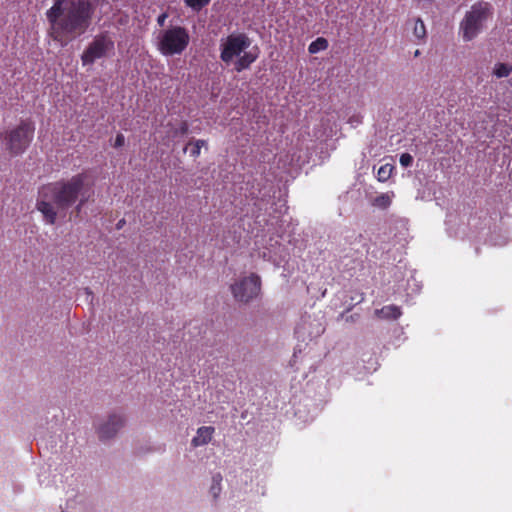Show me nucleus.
<instances>
[{
    "label": "nucleus",
    "mask_w": 512,
    "mask_h": 512,
    "mask_svg": "<svg viewBox=\"0 0 512 512\" xmlns=\"http://www.w3.org/2000/svg\"><path fill=\"white\" fill-rule=\"evenodd\" d=\"M372 204L381 209H386L391 204V198L388 194H380L374 198Z\"/></svg>",
    "instance_id": "nucleus-17"
},
{
    "label": "nucleus",
    "mask_w": 512,
    "mask_h": 512,
    "mask_svg": "<svg viewBox=\"0 0 512 512\" xmlns=\"http://www.w3.org/2000/svg\"><path fill=\"white\" fill-rule=\"evenodd\" d=\"M512 72V66L506 63H498L495 65L493 74L498 78H503L509 76Z\"/></svg>",
    "instance_id": "nucleus-15"
},
{
    "label": "nucleus",
    "mask_w": 512,
    "mask_h": 512,
    "mask_svg": "<svg viewBox=\"0 0 512 512\" xmlns=\"http://www.w3.org/2000/svg\"><path fill=\"white\" fill-rule=\"evenodd\" d=\"M190 43L187 28L180 25L170 26L157 37V49L163 56L182 54Z\"/></svg>",
    "instance_id": "nucleus-3"
},
{
    "label": "nucleus",
    "mask_w": 512,
    "mask_h": 512,
    "mask_svg": "<svg viewBox=\"0 0 512 512\" xmlns=\"http://www.w3.org/2000/svg\"><path fill=\"white\" fill-rule=\"evenodd\" d=\"M328 41L323 37H318L316 40L310 43L308 51L310 54H315L328 48Z\"/></svg>",
    "instance_id": "nucleus-13"
},
{
    "label": "nucleus",
    "mask_w": 512,
    "mask_h": 512,
    "mask_svg": "<svg viewBox=\"0 0 512 512\" xmlns=\"http://www.w3.org/2000/svg\"><path fill=\"white\" fill-rule=\"evenodd\" d=\"M124 223H125V220H124V219L120 220V221L117 223V225H116V226H117V229H121V228L123 227Z\"/></svg>",
    "instance_id": "nucleus-27"
},
{
    "label": "nucleus",
    "mask_w": 512,
    "mask_h": 512,
    "mask_svg": "<svg viewBox=\"0 0 512 512\" xmlns=\"http://www.w3.org/2000/svg\"><path fill=\"white\" fill-rule=\"evenodd\" d=\"M221 481H222V477L220 474H217L213 477V483L211 485L210 492L213 494L214 498H216L218 496V494L220 493Z\"/></svg>",
    "instance_id": "nucleus-19"
},
{
    "label": "nucleus",
    "mask_w": 512,
    "mask_h": 512,
    "mask_svg": "<svg viewBox=\"0 0 512 512\" xmlns=\"http://www.w3.org/2000/svg\"><path fill=\"white\" fill-rule=\"evenodd\" d=\"M258 58V53H253L252 51L243 52V55H240L234 64V69L237 72H241L243 70L248 69L252 63H254Z\"/></svg>",
    "instance_id": "nucleus-11"
},
{
    "label": "nucleus",
    "mask_w": 512,
    "mask_h": 512,
    "mask_svg": "<svg viewBox=\"0 0 512 512\" xmlns=\"http://www.w3.org/2000/svg\"><path fill=\"white\" fill-rule=\"evenodd\" d=\"M125 420L119 414H111L108 420L98 427V435L101 440H107L116 435L124 426Z\"/></svg>",
    "instance_id": "nucleus-9"
},
{
    "label": "nucleus",
    "mask_w": 512,
    "mask_h": 512,
    "mask_svg": "<svg viewBox=\"0 0 512 512\" xmlns=\"http://www.w3.org/2000/svg\"><path fill=\"white\" fill-rule=\"evenodd\" d=\"M377 314L384 319L396 320L402 315V312L396 305H387L377 310Z\"/></svg>",
    "instance_id": "nucleus-12"
},
{
    "label": "nucleus",
    "mask_w": 512,
    "mask_h": 512,
    "mask_svg": "<svg viewBox=\"0 0 512 512\" xmlns=\"http://www.w3.org/2000/svg\"><path fill=\"white\" fill-rule=\"evenodd\" d=\"M201 149L198 147V145L193 146V148L190 150V155L194 158H197L200 155Z\"/></svg>",
    "instance_id": "nucleus-24"
},
{
    "label": "nucleus",
    "mask_w": 512,
    "mask_h": 512,
    "mask_svg": "<svg viewBox=\"0 0 512 512\" xmlns=\"http://www.w3.org/2000/svg\"><path fill=\"white\" fill-rule=\"evenodd\" d=\"M215 432L212 426H202L198 428L197 435L192 439L191 443L194 447L203 446L212 440Z\"/></svg>",
    "instance_id": "nucleus-10"
},
{
    "label": "nucleus",
    "mask_w": 512,
    "mask_h": 512,
    "mask_svg": "<svg viewBox=\"0 0 512 512\" xmlns=\"http://www.w3.org/2000/svg\"><path fill=\"white\" fill-rule=\"evenodd\" d=\"M87 179V174L82 172L39 188L36 208L47 224H55L58 212L66 211L75 204L76 211H81L89 199Z\"/></svg>",
    "instance_id": "nucleus-1"
},
{
    "label": "nucleus",
    "mask_w": 512,
    "mask_h": 512,
    "mask_svg": "<svg viewBox=\"0 0 512 512\" xmlns=\"http://www.w3.org/2000/svg\"><path fill=\"white\" fill-rule=\"evenodd\" d=\"M206 143H207V142H206L205 140H202V139L196 140V141L194 142V144H195V145H198V147H199L200 149H201L203 146H205V145H206Z\"/></svg>",
    "instance_id": "nucleus-25"
},
{
    "label": "nucleus",
    "mask_w": 512,
    "mask_h": 512,
    "mask_svg": "<svg viewBox=\"0 0 512 512\" xmlns=\"http://www.w3.org/2000/svg\"><path fill=\"white\" fill-rule=\"evenodd\" d=\"M35 126L31 120H21L13 129L0 135L6 149L12 155H20L29 147L34 137Z\"/></svg>",
    "instance_id": "nucleus-5"
},
{
    "label": "nucleus",
    "mask_w": 512,
    "mask_h": 512,
    "mask_svg": "<svg viewBox=\"0 0 512 512\" xmlns=\"http://www.w3.org/2000/svg\"><path fill=\"white\" fill-rule=\"evenodd\" d=\"M94 12L95 6L90 0H54L46 12L50 37L66 45L88 30Z\"/></svg>",
    "instance_id": "nucleus-2"
},
{
    "label": "nucleus",
    "mask_w": 512,
    "mask_h": 512,
    "mask_svg": "<svg viewBox=\"0 0 512 512\" xmlns=\"http://www.w3.org/2000/svg\"><path fill=\"white\" fill-rule=\"evenodd\" d=\"M493 15V7L489 2L478 1L466 12L460 23V31L465 41H471L483 29L484 23Z\"/></svg>",
    "instance_id": "nucleus-4"
},
{
    "label": "nucleus",
    "mask_w": 512,
    "mask_h": 512,
    "mask_svg": "<svg viewBox=\"0 0 512 512\" xmlns=\"http://www.w3.org/2000/svg\"><path fill=\"white\" fill-rule=\"evenodd\" d=\"M399 162L403 167H409L413 163V157L409 153H403L400 155Z\"/></svg>",
    "instance_id": "nucleus-20"
},
{
    "label": "nucleus",
    "mask_w": 512,
    "mask_h": 512,
    "mask_svg": "<svg viewBox=\"0 0 512 512\" xmlns=\"http://www.w3.org/2000/svg\"><path fill=\"white\" fill-rule=\"evenodd\" d=\"M413 34L417 39H424L426 37V27L422 19L417 18L415 20Z\"/></svg>",
    "instance_id": "nucleus-16"
},
{
    "label": "nucleus",
    "mask_w": 512,
    "mask_h": 512,
    "mask_svg": "<svg viewBox=\"0 0 512 512\" xmlns=\"http://www.w3.org/2000/svg\"><path fill=\"white\" fill-rule=\"evenodd\" d=\"M189 132V125L186 121H182L180 126L175 130L174 135H186Z\"/></svg>",
    "instance_id": "nucleus-21"
},
{
    "label": "nucleus",
    "mask_w": 512,
    "mask_h": 512,
    "mask_svg": "<svg viewBox=\"0 0 512 512\" xmlns=\"http://www.w3.org/2000/svg\"><path fill=\"white\" fill-rule=\"evenodd\" d=\"M251 45V39L246 33H231L220 43V59L225 64H230L234 58H238Z\"/></svg>",
    "instance_id": "nucleus-7"
},
{
    "label": "nucleus",
    "mask_w": 512,
    "mask_h": 512,
    "mask_svg": "<svg viewBox=\"0 0 512 512\" xmlns=\"http://www.w3.org/2000/svg\"><path fill=\"white\" fill-rule=\"evenodd\" d=\"M125 137L123 134H118L115 138L114 147L119 148L124 145Z\"/></svg>",
    "instance_id": "nucleus-22"
},
{
    "label": "nucleus",
    "mask_w": 512,
    "mask_h": 512,
    "mask_svg": "<svg viewBox=\"0 0 512 512\" xmlns=\"http://www.w3.org/2000/svg\"><path fill=\"white\" fill-rule=\"evenodd\" d=\"M419 55H420V50H418V49H417V50L414 52V56H415V57H418Z\"/></svg>",
    "instance_id": "nucleus-28"
},
{
    "label": "nucleus",
    "mask_w": 512,
    "mask_h": 512,
    "mask_svg": "<svg viewBox=\"0 0 512 512\" xmlns=\"http://www.w3.org/2000/svg\"><path fill=\"white\" fill-rule=\"evenodd\" d=\"M393 170L394 166L388 163L380 166V168L377 171L378 181L386 182L391 177Z\"/></svg>",
    "instance_id": "nucleus-14"
},
{
    "label": "nucleus",
    "mask_w": 512,
    "mask_h": 512,
    "mask_svg": "<svg viewBox=\"0 0 512 512\" xmlns=\"http://www.w3.org/2000/svg\"><path fill=\"white\" fill-rule=\"evenodd\" d=\"M210 1L211 0H184V3L193 11L199 12L201 9L207 6L210 3Z\"/></svg>",
    "instance_id": "nucleus-18"
},
{
    "label": "nucleus",
    "mask_w": 512,
    "mask_h": 512,
    "mask_svg": "<svg viewBox=\"0 0 512 512\" xmlns=\"http://www.w3.org/2000/svg\"><path fill=\"white\" fill-rule=\"evenodd\" d=\"M114 40L108 32L97 34L81 55L83 65L93 64L96 60L109 56L114 52Z\"/></svg>",
    "instance_id": "nucleus-6"
},
{
    "label": "nucleus",
    "mask_w": 512,
    "mask_h": 512,
    "mask_svg": "<svg viewBox=\"0 0 512 512\" xmlns=\"http://www.w3.org/2000/svg\"><path fill=\"white\" fill-rule=\"evenodd\" d=\"M349 122H350V123H354V122H356V123H361V118H360L359 116H353V117H351V118L349 119Z\"/></svg>",
    "instance_id": "nucleus-26"
},
{
    "label": "nucleus",
    "mask_w": 512,
    "mask_h": 512,
    "mask_svg": "<svg viewBox=\"0 0 512 512\" xmlns=\"http://www.w3.org/2000/svg\"><path fill=\"white\" fill-rule=\"evenodd\" d=\"M167 17H168V14L166 12L161 13L157 18L158 25L161 27L164 26Z\"/></svg>",
    "instance_id": "nucleus-23"
},
{
    "label": "nucleus",
    "mask_w": 512,
    "mask_h": 512,
    "mask_svg": "<svg viewBox=\"0 0 512 512\" xmlns=\"http://www.w3.org/2000/svg\"><path fill=\"white\" fill-rule=\"evenodd\" d=\"M261 290L260 277L252 273L248 277L240 279L238 282L231 285V292L237 301L248 303L256 298Z\"/></svg>",
    "instance_id": "nucleus-8"
}]
</instances>
